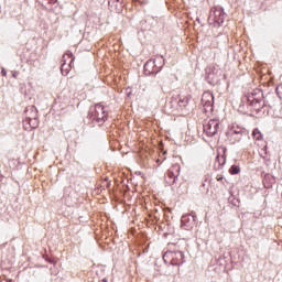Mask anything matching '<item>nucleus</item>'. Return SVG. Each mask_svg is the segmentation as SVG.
<instances>
[{"instance_id":"obj_16","label":"nucleus","mask_w":282,"mask_h":282,"mask_svg":"<svg viewBox=\"0 0 282 282\" xmlns=\"http://www.w3.org/2000/svg\"><path fill=\"white\" fill-rule=\"evenodd\" d=\"M263 185H264V188H272V184H268V183H265V181H264V183H263Z\"/></svg>"},{"instance_id":"obj_2","label":"nucleus","mask_w":282,"mask_h":282,"mask_svg":"<svg viewBox=\"0 0 282 282\" xmlns=\"http://www.w3.org/2000/svg\"><path fill=\"white\" fill-rule=\"evenodd\" d=\"M163 261L171 265H182L184 263V253L182 251H167L163 254Z\"/></svg>"},{"instance_id":"obj_15","label":"nucleus","mask_w":282,"mask_h":282,"mask_svg":"<svg viewBox=\"0 0 282 282\" xmlns=\"http://www.w3.org/2000/svg\"><path fill=\"white\" fill-rule=\"evenodd\" d=\"M216 180H217V182H221V184H224V176L223 175H217Z\"/></svg>"},{"instance_id":"obj_1","label":"nucleus","mask_w":282,"mask_h":282,"mask_svg":"<svg viewBox=\"0 0 282 282\" xmlns=\"http://www.w3.org/2000/svg\"><path fill=\"white\" fill-rule=\"evenodd\" d=\"M90 118L98 122L99 124L102 122H107V118H109V113L107 112V108L102 106V104H97L90 109Z\"/></svg>"},{"instance_id":"obj_7","label":"nucleus","mask_w":282,"mask_h":282,"mask_svg":"<svg viewBox=\"0 0 282 282\" xmlns=\"http://www.w3.org/2000/svg\"><path fill=\"white\" fill-rule=\"evenodd\" d=\"M245 131L246 130L243 128H241V127H239L237 124H234L229 129L228 135L230 138H235V135H236V138H235L236 142H240Z\"/></svg>"},{"instance_id":"obj_19","label":"nucleus","mask_w":282,"mask_h":282,"mask_svg":"<svg viewBox=\"0 0 282 282\" xmlns=\"http://www.w3.org/2000/svg\"><path fill=\"white\" fill-rule=\"evenodd\" d=\"M101 282H108L107 279H102Z\"/></svg>"},{"instance_id":"obj_20","label":"nucleus","mask_w":282,"mask_h":282,"mask_svg":"<svg viewBox=\"0 0 282 282\" xmlns=\"http://www.w3.org/2000/svg\"><path fill=\"white\" fill-rule=\"evenodd\" d=\"M31 123H32V120L29 121V124H31Z\"/></svg>"},{"instance_id":"obj_10","label":"nucleus","mask_w":282,"mask_h":282,"mask_svg":"<svg viewBox=\"0 0 282 282\" xmlns=\"http://www.w3.org/2000/svg\"><path fill=\"white\" fill-rule=\"evenodd\" d=\"M252 135H253V139H256L258 141L263 140V134L261 133V130H259V128H256L252 131Z\"/></svg>"},{"instance_id":"obj_13","label":"nucleus","mask_w":282,"mask_h":282,"mask_svg":"<svg viewBox=\"0 0 282 282\" xmlns=\"http://www.w3.org/2000/svg\"><path fill=\"white\" fill-rule=\"evenodd\" d=\"M178 105L180 107H186V105H188V97H185L184 99H180Z\"/></svg>"},{"instance_id":"obj_9","label":"nucleus","mask_w":282,"mask_h":282,"mask_svg":"<svg viewBox=\"0 0 282 282\" xmlns=\"http://www.w3.org/2000/svg\"><path fill=\"white\" fill-rule=\"evenodd\" d=\"M151 67H155V62H153V61H148V62L144 64V70H145V72H149V74H153V72H155V69H151Z\"/></svg>"},{"instance_id":"obj_8","label":"nucleus","mask_w":282,"mask_h":282,"mask_svg":"<svg viewBox=\"0 0 282 282\" xmlns=\"http://www.w3.org/2000/svg\"><path fill=\"white\" fill-rule=\"evenodd\" d=\"M212 17H214L217 23H224V12L221 10H212Z\"/></svg>"},{"instance_id":"obj_21","label":"nucleus","mask_w":282,"mask_h":282,"mask_svg":"<svg viewBox=\"0 0 282 282\" xmlns=\"http://www.w3.org/2000/svg\"><path fill=\"white\" fill-rule=\"evenodd\" d=\"M134 1H138V0H134Z\"/></svg>"},{"instance_id":"obj_17","label":"nucleus","mask_w":282,"mask_h":282,"mask_svg":"<svg viewBox=\"0 0 282 282\" xmlns=\"http://www.w3.org/2000/svg\"><path fill=\"white\" fill-rule=\"evenodd\" d=\"M33 126H32V129H36V127H39V123L36 122V119L33 120Z\"/></svg>"},{"instance_id":"obj_4","label":"nucleus","mask_w":282,"mask_h":282,"mask_svg":"<svg viewBox=\"0 0 282 282\" xmlns=\"http://www.w3.org/2000/svg\"><path fill=\"white\" fill-rule=\"evenodd\" d=\"M217 131H219V120L210 119L208 122L204 124V133H206L208 138L217 135Z\"/></svg>"},{"instance_id":"obj_12","label":"nucleus","mask_w":282,"mask_h":282,"mask_svg":"<svg viewBox=\"0 0 282 282\" xmlns=\"http://www.w3.org/2000/svg\"><path fill=\"white\" fill-rule=\"evenodd\" d=\"M216 162H218L219 166H224V164H226V156L217 155L216 156Z\"/></svg>"},{"instance_id":"obj_6","label":"nucleus","mask_w":282,"mask_h":282,"mask_svg":"<svg viewBox=\"0 0 282 282\" xmlns=\"http://www.w3.org/2000/svg\"><path fill=\"white\" fill-rule=\"evenodd\" d=\"M182 171V167H180V164H174L171 166V169L167 171L166 174V183L172 186V184L175 183L177 177H180V172Z\"/></svg>"},{"instance_id":"obj_3","label":"nucleus","mask_w":282,"mask_h":282,"mask_svg":"<svg viewBox=\"0 0 282 282\" xmlns=\"http://www.w3.org/2000/svg\"><path fill=\"white\" fill-rule=\"evenodd\" d=\"M200 102L204 107V112L208 113L213 111V105H215V96H213V93L210 91H205L202 96Z\"/></svg>"},{"instance_id":"obj_5","label":"nucleus","mask_w":282,"mask_h":282,"mask_svg":"<svg viewBox=\"0 0 282 282\" xmlns=\"http://www.w3.org/2000/svg\"><path fill=\"white\" fill-rule=\"evenodd\" d=\"M73 54L70 52H67L63 56V64L61 66V72L63 76H67L69 74V70L72 69V64L74 63Z\"/></svg>"},{"instance_id":"obj_18","label":"nucleus","mask_w":282,"mask_h":282,"mask_svg":"<svg viewBox=\"0 0 282 282\" xmlns=\"http://www.w3.org/2000/svg\"><path fill=\"white\" fill-rule=\"evenodd\" d=\"M1 75H2V76H8V73L6 72V69H2V70H1Z\"/></svg>"},{"instance_id":"obj_14","label":"nucleus","mask_w":282,"mask_h":282,"mask_svg":"<svg viewBox=\"0 0 282 282\" xmlns=\"http://www.w3.org/2000/svg\"><path fill=\"white\" fill-rule=\"evenodd\" d=\"M276 94L282 99V84L276 87Z\"/></svg>"},{"instance_id":"obj_11","label":"nucleus","mask_w":282,"mask_h":282,"mask_svg":"<svg viewBox=\"0 0 282 282\" xmlns=\"http://www.w3.org/2000/svg\"><path fill=\"white\" fill-rule=\"evenodd\" d=\"M229 173L230 175H239V173H241V167H239L238 165H232L229 169Z\"/></svg>"}]
</instances>
